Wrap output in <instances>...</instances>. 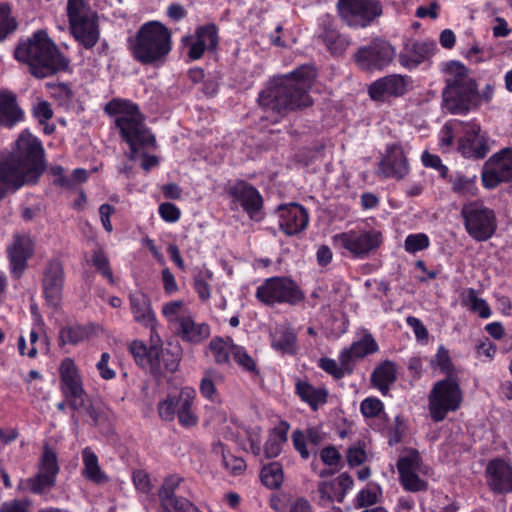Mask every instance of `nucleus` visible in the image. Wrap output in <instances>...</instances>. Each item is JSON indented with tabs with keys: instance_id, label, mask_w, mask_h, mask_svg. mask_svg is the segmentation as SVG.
<instances>
[{
	"instance_id": "nucleus-1",
	"label": "nucleus",
	"mask_w": 512,
	"mask_h": 512,
	"mask_svg": "<svg viewBox=\"0 0 512 512\" xmlns=\"http://www.w3.org/2000/svg\"><path fill=\"white\" fill-rule=\"evenodd\" d=\"M315 75L313 67L304 65L289 75L273 80L258 97L260 107L268 114L264 118L277 122L285 111L310 106L312 99L308 90Z\"/></svg>"
},
{
	"instance_id": "nucleus-2",
	"label": "nucleus",
	"mask_w": 512,
	"mask_h": 512,
	"mask_svg": "<svg viewBox=\"0 0 512 512\" xmlns=\"http://www.w3.org/2000/svg\"><path fill=\"white\" fill-rule=\"evenodd\" d=\"M43 149L36 137L22 132L13 152L0 162V200L7 189L35 182L42 173Z\"/></svg>"
},
{
	"instance_id": "nucleus-3",
	"label": "nucleus",
	"mask_w": 512,
	"mask_h": 512,
	"mask_svg": "<svg viewBox=\"0 0 512 512\" xmlns=\"http://www.w3.org/2000/svg\"><path fill=\"white\" fill-rule=\"evenodd\" d=\"M105 111L114 117V124L119 129L122 139L129 145L131 160H135L140 149L155 146V137L144 124V116L137 105L130 101L114 99Z\"/></svg>"
},
{
	"instance_id": "nucleus-4",
	"label": "nucleus",
	"mask_w": 512,
	"mask_h": 512,
	"mask_svg": "<svg viewBox=\"0 0 512 512\" xmlns=\"http://www.w3.org/2000/svg\"><path fill=\"white\" fill-rule=\"evenodd\" d=\"M15 58L27 63L34 76L44 78L68 67V60L59 53L45 31H36L18 45Z\"/></svg>"
},
{
	"instance_id": "nucleus-5",
	"label": "nucleus",
	"mask_w": 512,
	"mask_h": 512,
	"mask_svg": "<svg viewBox=\"0 0 512 512\" xmlns=\"http://www.w3.org/2000/svg\"><path fill=\"white\" fill-rule=\"evenodd\" d=\"M132 56L144 65L162 63L172 49L170 30L161 22L144 23L129 40Z\"/></svg>"
},
{
	"instance_id": "nucleus-6",
	"label": "nucleus",
	"mask_w": 512,
	"mask_h": 512,
	"mask_svg": "<svg viewBox=\"0 0 512 512\" xmlns=\"http://www.w3.org/2000/svg\"><path fill=\"white\" fill-rule=\"evenodd\" d=\"M428 409L434 422L443 421L447 414L457 411L463 402V392L455 376L437 381L428 397Z\"/></svg>"
},
{
	"instance_id": "nucleus-7",
	"label": "nucleus",
	"mask_w": 512,
	"mask_h": 512,
	"mask_svg": "<svg viewBox=\"0 0 512 512\" xmlns=\"http://www.w3.org/2000/svg\"><path fill=\"white\" fill-rule=\"evenodd\" d=\"M196 390L193 387L181 388L177 396H169L158 404L159 417L167 422L174 421L177 416L182 427L191 428L198 424V416L194 410Z\"/></svg>"
},
{
	"instance_id": "nucleus-8",
	"label": "nucleus",
	"mask_w": 512,
	"mask_h": 512,
	"mask_svg": "<svg viewBox=\"0 0 512 512\" xmlns=\"http://www.w3.org/2000/svg\"><path fill=\"white\" fill-rule=\"evenodd\" d=\"M67 11L72 34L77 42L86 49L94 47L100 35L96 14L84 0H68Z\"/></svg>"
},
{
	"instance_id": "nucleus-9",
	"label": "nucleus",
	"mask_w": 512,
	"mask_h": 512,
	"mask_svg": "<svg viewBox=\"0 0 512 512\" xmlns=\"http://www.w3.org/2000/svg\"><path fill=\"white\" fill-rule=\"evenodd\" d=\"M256 298L267 305L276 303L295 305L304 299V294L290 278L271 277L257 288Z\"/></svg>"
},
{
	"instance_id": "nucleus-10",
	"label": "nucleus",
	"mask_w": 512,
	"mask_h": 512,
	"mask_svg": "<svg viewBox=\"0 0 512 512\" xmlns=\"http://www.w3.org/2000/svg\"><path fill=\"white\" fill-rule=\"evenodd\" d=\"M397 470L400 484L406 491L417 493L428 489V482L423 477L429 474L430 468L424 464L417 450H408L400 456Z\"/></svg>"
},
{
	"instance_id": "nucleus-11",
	"label": "nucleus",
	"mask_w": 512,
	"mask_h": 512,
	"mask_svg": "<svg viewBox=\"0 0 512 512\" xmlns=\"http://www.w3.org/2000/svg\"><path fill=\"white\" fill-rule=\"evenodd\" d=\"M396 56L395 46L387 40L376 38L368 45L360 47L354 60L364 71H382L394 62Z\"/></svg>"
},
{
	"instance_id": "nucleus-12",
	"label": "nucleus",
	"mask_w": 512,
	"mask_h": 512,
	"mask_svg": "<svg viewBox=\"0 0 512 512\" xmlns=\"http://www.w3.org/2000/svg\"><path fill=\"white\" fill-rule=\"evenodd\" d=\"M461 215L467 233L476 241H486L495 233L497 223L494 212L479 203L462 208Z\"/></svg>"
},
{
	"instance_id": "nucleus-13",
	"label": "nucleus",
	"mask_w": 512,
	"mask_h": 512,
	"mask_svg": "<svg viewBox=\"0 0 512 512\" xmlns=\"http://www.w3.org/2000/svg\"><path fill=\"white\" fill-rule=\"evenodd\" d=\"M60 467L55 451L45 446L38 462V471L25 481L26 487L34 494H42L56 484Z\"/></svg>"
},
{
	"instance_id": "nucleus-14",
	"label": "nucleus",
	"mask_w": 512,
	"mask_h": 512,
	"mask_svg": "<svg viewBox=\"0 0 512 512\" xmlns=\"http://www.w3.org/2000/svg\"><path fill=\"white\" fill-rule=\"evenodd\" d=\"M486 188H494L500 182L512 183V148H504L489 158L482 173Z\"/></svg>"
},
{
	"instance_id": "nucleus-15",
	"label": "nucleus",
	"mask_w": 512,
	"mask_h": 512,
	"mask_svg": "<svg viewBox=\"0 0 512 512\" xmlns=\"http://www.w3.org/2000/svg\"><path fill=\"white\" fill-rule=\"evenodd\" d=\"M59 371L62 390L70 405L74 409L82 408L85 402V391L75 362L71 358H65L61 362Z\"/></svg>"
},
{
	"instance_id": "nucleus-16",
	"label": "nucleus",
	"mask_w": 512,
	"mask_h": 512,
	"mask_svg": "<svg viewBox=\"0 0 512 512\" xmlns=\"http://www.w3.org/2000/svg\"><path fill=\"white\" fill-rule=\"evenodd\" d=\"M436 50L437 45L431 40L408 41L398 54V61L404 69L411 71L429 62Z\"/></svg>"
},
{
	"instance_id": "nucleus-17",
	"label": "nucleus",
	"mask_w": 512,
	"mask_h": 512,
	"mask_svg": "<svg viewBox=\"0 0 512 512\" xmlns=\"http://www.w3.org/2000/svg\"><path fill=\"white\" fill-rule=\"evenodd\" d=\"M475 83L444 88L443 106L451 114L463 115L475 109Z\"/></svg>"
},
{
	"instance_id": "nucleus-18",
	"label": "nucleus",
	"mask_w": 512,
	"mask_h": 512,
	"mask_svg": "<svg viewBox=\"0 0 512 512\" xmlns=\"http://www.w3.org/2000/svg\"><path fill=\"white\" fill-rule=\"evenodd\" d=\"M217 29L214 24L199 26L194 35L182 38V44L188 49L187 55L191 60L200 59L206 50L217 46Z\"/></svg>"
},
{
	"instance_id": "nucleus-19",
	"label": "nucleus",
	"mask_w": 512,
	"mask_h": 512,
	"mask_svg": "<svg viewBox=\"0 0 512 512\" xmlns=\"http://www.w3.org/2000/svg\"><path fill=\"white\" fill-rule=\"evenodd\" d=\"M34 240L29 234H15L7 246L11 272L20 276L25 270L28 259L34 253Z\"/></svg>"
},
{
	"instance_id": "nucleus-20",
	"label": "nucleus",
	"mask_w": 512,
	"mask_h": 512,
	"mask_svg": "<svg viewBox=\"0 0 512 512\" xmlns=\"http://www.w3.org/2000/svg\"><path fill=\"white\" fill-rule=\"evenodd\" d=\"M129 350L131 354L133 355L136 363L141 367H161V363L163 362L164 367L168 371H175L179 364V354H172V358L170 360H166L165 353L162 351V358L160 359L159 350L156 346H152L150 349H148L143 342L141 341H133L130 346Z\"/></svg>"
},
{
	"instance_id": "nucleus-21",
	"label": "nucleus",
	"mask_w": 512,
	"mask_h": 512,
	"mask_svg": "<svg viewBox=\"0 0 512 512\" xmlns=\"http://www.w3.org/2000/svg\"><path fill=\"white\" fill-rule=\"evenodd\" d=\"M409 165L403 149L398 145L387 148L379 163L378 173L384 178L403 179L409 173Z\"/></svg>"
},
{
	"instance_id": "nucleus-22",
	"label": "nucleus",
	"mask_w": 512,
	"mask_h": 512,
	"mask_svg": "<svg viewBox=\"0 0 512 512\" xmlns=\"http://www.w3.org/2000/svg\"><path fill=\"white\" fill-rule=\"evenodd\" d=\"M480 126L476 123H466L464 136L459 140L458 149L466 158L482 159L489 151L485 137L480 135Z\"/></svg>"
},
{
	"instance_id": "nucleus-23",
	"label": "nucleus",
	"mask_w": 512,
	"mask_h": 512,
	"mask_svg": "<svg viewBox=\"0 0 512 512\" xmlns=\"http://www.w3.org/2000/svg\"><path fill=\"white\" fill-rule=\"evenodd\" d=\"M64 285L63 266L58 260L48 263L43 277V291L47 303L56 307L59 305L62 297Z\"/></svg>"
},
{
	"instance_id": "nucleus-24",
	"label": "nucleus",
	"mask_w": 512,
	"mask_h": 512,
	"mask_svg": "<svg viewBox=\"0 0 512 512\" xmlns=\"http://www.w3.org/2000/svg\"><path fill=\"white\" fill-rule=\"evenodd\" d=\"M409 77L400 74H390L374 81L368 87L371 99L380 101L385 96H401L406 92Z\"/></svg>"
},
{
	"instance_id": "nucleus-25",
	"label": "nucleus",
	"mask_w": 512,
	"mask_h": 512,
	"mask_svg": "<svg viewBox=\"0 0 512 512\" xmlns=\"http://www.w3.org/2000/svg\"><path fill=\"white\" fill-rule=\"evenodd\" d=\"M279 225L287 235H295L306 228L308 224L307 211L296 203L279 207Z\"/></svg>"
},
{
	"instance_id": "nucleus-26",
	"label": "nucleus",
	"mask_w": 512,
	"mask_h": 512,
	"mask_svg": "<svg viewBox=\"0 0 512 512\" xmlns=\"http://www.w3.org/2000/svg\"><path fill=\"white\" fill-rule=\"evenodd\" d=\"M488 484L497 493L512 492V467L502 459L491 460L486 468Z\"/></svg>"
},
{
	"instance_id": "nucleus-27",
	"label": "nucleus",
	"mask_w": 512,
	"mask_h": 512,
	"mask_svg": "<svg viewBox=\"0 0 512 512\" xmlns=\"http://www.w3.org/2000/svg\"><path fill=\"white\" fill-rule=\"evenodd\" d=\"M129 303L134 321L154 330L157 325V319L149 296L142 291L132 292L129 294Z\"/></svg>"
},
{
	"instance_id": "nucleus-28",
	"label": "nucleus",
	"mask_w": 512,
	"mask_h": 512,
	"mask_svg": "<svg viewBox=\"0 0 512 512\" xmlns=\"http://www.w3.org/2000/svg\"><path fill=\"white\" fill-rule=\"evenodd\" d=\"M352 484V480L347 473L341 474L338 478L330 482H320L318 486V491L320 494V501L322 504H326L328 502H341L347 490L350 488Z\"/></svg>"
},
{
	"instance_id": "nucleus-29",
	"label": "nucleus",
	"mask_w": 512,
	"mask_h": 512,
	"mask_svg": "<svg viewBox=\"0 0 512 512\" xmlns=\"http://www.w3.org/2000/svg\"><path fill=\"white\" fill-rule=\"evenodd\" d=\"M383 13L379 0H354V27L365 28Z\"/></svg>"
},
{
	"instance_id": "nucleus-30",
	"label": "nucleus",
	"mask_w": 512,
	"mask_h": 512,
	"mask_svg": "<svg viewBox=\"0 0 512 512\" xmlns=\"http://www.w3.org/2000/svg\"><path fill=\"white\" fill-rule=\"evenodd\" d=\"M352 346L344 348L339 355V363L336 360L322 357L318 366L335 379H340L351 372Z\"/></svg>"
},
{
	"instance_id": "nucleus-31",
	"label": "nucleus",
	"mask_w": 512,
	"mask_h": 512,
	"mask_svg": "<svg viewBox=\"0 0 512 512\" xmlns=\"http://www.w3.org/2000/svg\"><path fill=\"white\" fill-rule=\"evenodd\" d=\"M178 336L190 344H199L210 336V326L204 322H196L191 315L179 328Z\"/></svg>"
},
{
	"instance_id": "nucleus-32",
	"label": "nucleus",
	"mask_w": 512,
	"mask_h": 512,
	"mask_svg": "<svg viewBox=\"0 0 512 512\" xmlns=\"http://www.w3.org/2000/svg\"><path fill=\"white\" fill-rule=\"evenodd\" d=\"M271 346L283 354H294L297 351L296 334L286 324L277 325L270 334Z\"/></svg>"
},
{
	"instance_id": "nucleus-33",
	"label": "nucleus",
	"mask_w": 512,
	"mask_h": 512,
	"mask_svg": "<svg viewBox=\"0 0 512 512\" xmlns=\"http://www.w3.org/2000/svg\"><path fill=\"white\" fill-rule=\"evenodd\" d=\"M224 381V376L215 368H207L203 371L200 382L199 392L201 396L210 401L217 402L220 399L218 386Z\"/></svg>"
},
{
	"instance_id": "nucleus-34",
	"label": "nucleus",
	"mask_w": 512,
	"mask_h": 512,
	"mask_svg": "<svg viewBox=\"0 0 512 512\" xmlns=\"http://www.w3.org/2000/svg\"><path fill=\"white\" fill-rule=\"evenodd\" d=\"M22 118L15 96L11 92L0 91V125L11 128Z\"/></svg>"
},
{
	"instance_id": "nucleus-35",
	"label": "nucleus",
	"mask_w": 512,
	"mask_h": 512,
	"mask_svg": "<svg viewBox=\"0 0 512 512\" xmlns=\"http://www.w3.org/2000/svg\"><path fill=\"white\" fill-rule=\"evenodd\" d=\"M445 88H453L473 84L475 80L469 75L467 67L459 61H449L443 67Z\"/></svg>"
},
{
	"instance_id": "nucleus-36",
	"label": "nucleus",
	"mask_w": 512,
	"mask_h": 512,
	"mask_svg": "<svg viewBox=\"0 0 512 512\" xmlns=\"http://www.w3.org/2000/svg\"><path fill=\"white\" fill-rule=\"evenodd\" d=\"M182 478L178 475H170L165 478L158 495L161 503V508L165 512H172L180 503L185 502L186 499L178 498L175 496V490L179 487Z\"/></svg>"
},
{
	"instance_id": "nucleus-37",
	"label": "nucleus",
	"mask_w": 512,
	"mask_h": 512,
	"mask_svg": "<svg viewBox=\"0 0 512 512\" xmlns=\"http://www.w3.org/2000/svg\"><path fill=\"white\" fill-rule=\"evenodd\" d=\"M397 379V368L394 362L385 360L371 374V382L382 394H387L390 386Z\"/></svg>"
},
{
	"instance_id": "nucleus-38",
	"label": "nucleus",
	"mask_w": 512,
	"mask_h": 512,
	"mask_svg": "<svg viewBox=\"0 0 512 512\" xmlns=\"http://www.w3.org/2000/svg\"><path fill=\"white\" fill-rule=\"evenodd\" d=\"M83 469L82 475L95 484H104L108 482V477L101 469L97 455L90 447L82 451Z\"/></svg>"
},
{
	"instance_id": "nucleus-39",
	"label": "nucleus",
	"mask_w": 512,
	"mask_h": 512,
	"mask_svg": "<svg viewBox=\"0 0 512 512\" xmlns=\"http://www.w3.org/2000/svg\"><path fill=\"white\" fill-rule=\"evenodd\" d=\"M382 243L380 231L370 229L359 232L354 238V257H363L375 251Z\"/></svg>"
},
{
	"instance_id": "nucleus-40",
	"label": "nucleus",
	"mask_w": 512,
	"mask_h": 512,
	"mask_svg": "<svg viewBox=\"0 0 512 512\" xmlns=\"http://www.w3.org/2000/svg\"><path fill=\"white\" fill-rule=\"evenodd\" d=\"M161 314L168 323L179 328L192 314L187 304L182 300L166 302L161 307Z\"/></svg>"
},
{
	"instance_id": "nucleus-41",
	"label": "nucleus",
	"mask_w": 512,
	"mask_h": 512,
	"mask_svg": "<svg viewBox=\"0 0 512 512\" xmlns=\"http://www.w3.org/2000/svg\"><path fill=\"white\" fill-rule=\"evenodd\" d=\"M296 392L302 401L309 404L313 409H317L319 405L326 402V389L322 387H314L307 381H298L296 384Z\"/></svg>"
},
{
	"instance_id": "nucleus-42",
	"label": "nucleus",
	"mask_w": 512,
	"mask_h": 512,
	"mask_svg": "<svg viewBox=\"0 0 512 512\" xmlns=\"http://www.w3.org/2000/svg\"><path fill=\"white\" fill-rule=\"evenodd\" d=\"M236 344L231 338L214 337L209 343V351L218 365L229 364L231 356L234 354Z\"/></svg>"
},
{
	"instance_id": "nucleus-43",
	"label": "nucleus",
	"mask_w": 512,
	"mask_h": 512,
	"mask_svg": "<svg viewBox=\"0 0 512 512\" xmlns=\"http://www.w3.org/2000/svg\"><path fill=\"white\" fill-rule=\"evenodd\" d=\"M288 430L289 424L281 422L271 431L264 446V451L268 458H274L280 454L282 445L287 440Z\"/></svg>"
},
{
	"instance_id": "nucleus-44",
	"label": "nucleus",
	"mask_w": 512,
	"mask_h": 512,
	"mask_svg": "<svg viewBox=\"0 0 512 512\" xmlns=\"http://www.w3.org/2000/svg\"><path fill=\"white\" fill-rule=\"evenodd\" d=\"M379 350V345L371 333L366 330L358 332V339L354 341V358H364Z\"/></svg>"
},
{
	"instance_id": "nucleus-45",
	"label": "nucleus",
	"mask_w": 512,
	"mask_h": 512,
	"mask_svg": "<svg viewBox=\"0 0 512 512\" xmlns=\"http://www.w3.org/2000/svg\"><path fill=\"white\" fill-rule=\"evenodd\" d=\"M90 330L80 325H69L63 327L59 333V341L61 345H76L88 339Z\"/></svg>"
},
{
	"instance_id": "nucleus-46",
	"label": "nucleus",
	"mask_w": 512,
	"mask_h": 512,
	"mask_svg": "<svg viewBox=\"0 0 512 512\" xmlns=\"http://www.w3.org/2000/svg\"><path fill=\"white\" fill-rule=\"evenodd\" d=\"M240 201L245 211L253 218L260 210L262 199L259 192L252 186L243 185L240 190Z\"/></svg>"
},
{
	"instance_id": "nucleus-47",
	"label": "nucleus",
	"mask_w": 512,
	"mask_h": 512,
	"mask_svg": "<svg viewBox=\"0 0 512 512\" xmlns=\"http://www.w3.org/2000/svg\"><path fill=\"white\" fill-rule=\"evenodd\" d=\"M260 476L262 483L270 489L278 488L284 479L282 466L278 462L264 466Z\"/></svg>"
},
{
	"instance_id": "nucleus-48",
	"label": "nucleus",
	"mask_w": 512,
	"mask_h": 512,
	"mask_svg": "<svg viewBox=\"0 0 512 512\" xmlns=\"http://www.w3.org/2000/svg\"><path fill=\"white\" fill-rule=\"evenodd\" d=\"M381 496V486L376 482H369L358 492L356 501L359 507H366L377 504Z\"/></svg>"
},
{
	"instance_id": "nucleus-49",
	"label": "nucleus",
	"mask_w": 512,
	"mask_h": 512,
	"mask_svg": "<svg viewBox=\"0 0 512 512\" xmlns=\"http://www.w3.org/2000/svg\"><path fill=\"white\" fill-rule=\"evenodd\" d=\"M34 323L29 333L30 347L27 350V356L34 359L38 355V344L41 342L42 336H44V321L43 319L33 311Z\"/></svg>"
},
{
	"instance_id": "nucleus-50",
	"label": "nucleus",
	"mask_w": 512,
	"mask_h": 512,
	"mask_svg": "<svg viewBox=\"0 0 512 512\" xmlns=\"http://www.w3.org/2000/svg\"><path fill=\"white\" fill-rule=\"evenodd\" d=\"M213 278V273L209 269H202L194 278V289L199 298L206 302L211 297L210 281Z\"/></svg>"
},
{
	"instance_id": "nucleus-51",
	"label": "nucleus",
	"mask_w": 512,
	"mask_h": 512,
	"mask_svg": "<svg viewBox=\"0 0 512 512\" xmlns=\"http://www.w3.org/2000/svg\"><path fill=\"white\" fill-rule=\"evenodd\" d=\"M215 451L222 453L223 466L233 475H240L246 469L244 460L240 457H236L229 452H226L221 444L215 447Z\"/></svg>"
},
{
	"instance_id": "nucleus-52",
	"label": "nucleus",
	"mask_w": 512,
	"mask_h": 512,
	"mask_svg": "<svg viewBox=\"0 0 512 512\" xmlns=\"http://www.w3.org/2000/svg\"><path fill=\"white\" fill-rule=\"evenodd\" d=\"M467 303L473 312L478 313L481 318H489L491 316V309L487 302L477 296L475 289L470 288L467 291Z\"/></svg>"
},
{
	"instance_id": "nucleus-53",
	"label": "nucleus",
	"mask_w": 512,
	"mask_h": 512,
	"mask_svg": "<svg viewBox=\"0 0 512 512\" xmlns=\"http://www.w3.org/2000/svg\"><path fill=\"white\" fill-rule=\"evenodd\" d=\"M430 241L426 234H410L406 237L404 248L408 253L414 254L429 247Z\"/></svg>"
},
{
	"instance_id": "nucleus-54",
	"label": "nucleus",
	"mask_w": 512,
	"mask_h": 512,
	"mask_svg": "<svg viewBox=\"0 0 512 512\" xmlns=\"http://www.w3.org/2000/svg\"><path fill=\"white\" fill-rule=\"evenodd\" d=\"M432 365H437L440 370L448 376H454V366L451 362L449 351L444 347L440 346L434 359L431 361Z\"/></svg>"
},
{
	"instance_id": "nucleus-55",
	"label": "nucleus",
	"mask_w": 512,
	"mask_h": 512,
	"mask_svg": "<svg viewBox=\"0 0 512 512\" xmlns=\"http://www.w3.org/2000/svg\"><path fill=\"white\" fill-rule=\"evenodd\" d=\"M320 458L322 462L331 467V471L334 472L342 467V457L339 451L332 446L325 447L320 452Z\"/></svg>"
},
{
	"instance_id": "nucleus-56",
	"label": "nucleus",
	"mask_w": 512,
	"mask_h": 512,
	"mask_svg": "<svg viewBox=\"0 0 512 512\" xmlns=\"http://www.w3.org/2000/svg\"><path fill=\"white\" fill-rule=\"evenodd\" d=\"M16 22L11 16L10 9L8 6L0 4V41L6 38V36L15 30Z\"/></svg>"
},
{
	"instance_id": "nucleus-57",
	"label": "nucleus",
	"mask_w": 512,
	"mask_h": 512,
	"mask_svg": "<svg viewBox=\"0 0 512 512\" xmlns=\"http://www.w3.org/2000/svg\"><path fill=\"white\" fill-rule=\"evenodd\" d=\"M94 266L97 270L105 277L110 283H114V278L112 271L109 266V261L107 256L103 253L102 250H97L93 254L92 258Z\"/></svg>"
},
{
	"instance_id": "nucleus-58",
	"label": "nucleus",
	"mask_w": 512,
	"mask_h": 512,
	"mask_svg": "<svg viewBox=\"0 0 512 512\" xmlns=\"http://www.w3.org/2000/svg\"><path fill=\"white\" fill-rule=\"evenodd\" d=\"M132 480L137 491L143 494L151 493L153 486L149 475L144 470L134 471Z\"/></svg>"
},
{
	"instance_id": "nucleus-59",
	"label": "nucleus",
	"mask_w": 512,
	"mask_h": 512,
	"mask_svg": "<svg viewBox=\"0 0 512 512\" xmlns=\"http://www.w3.org/2000/svg\"><path fill=\"white\" fill-rule=\"evenodd\" d=\"M360 409L365 417H376L382 411L383 404L379 399L369 397L362 401Z\"/></svg>"
},
{
	"instance_id": "nucleus-60",
	"label": "nucleus",
	"mask_w": 512,
	"mask_h": 512,
	"mask_svg": "<svg viewBox=\"0 0 512 512\" xmlns=\"http://www.w3.org/2000/svg\"><path fill=\"white\" fill-rule=\"evenodd\" d=\"M160 217L169 223L177 222L180 218V210L172 203L165 202L160 204L158 209Z\"/></svg>"
},
{
	"instance_id": "nucleus-61",
	"label": "nucleus",
	"mask_w": 512,
	"mask_h": 512,
	"mask_svg": "<svg viewBox=\"0 0 512 512\" xmlns=\"http://www.w3.org/2000/svg\"><path fill=\"white\" fill-rule=\"evenodd\" d=\"M233 358L243 369L248 371H253L255 369L253 359L248 355L246 350L239 345H236V348H234Z\"/></svg>"
},
{
	"instance_id": "nucleus-62",
	"label": "nucleus",
	"mask_w": 512,
	"mask_h": 512,
	"mask_svg": "<svg viewBox=\"0 0 512 512\" xmlns=\"http://www.w3.org/2000/svg\"><path fill=\"white\" fill-rule=\"evenodd\" d=\"M0 512H31V503L27 500H10L1 504Z\"/></svg>"
},
{
	"instance_id": "nucleus-63",
	"label": "nucleus",
	"mask_w": 512,
	"mask_h": 512,
	"mask_svg": "<svg viewBox=\"0 0 512 512\" xmlns=\"http://www.w3.org/2000/svg\"><path fill=\"white\" fill-rule=\"evenodd\" d=\"M110 359H111L110 354L107 352H104V353H102L100 360L96 364V368H97L101 378H103L104 380H111V379L115 378V376H116L115 370L112 369L111 367H109Z\"/></svg>"
},
{
	"instance_id": "nucleus-64",
	"label": "nucleus",
	"mask_w": 512,
	"mask_h": 512,
	"mask_svg": "<svg viewBox=\"0 0 512 512\" xmlns=\"http://www.w3.org/2000/svg\"><path fill=\"white\" fill-rule=\"evenodd\" d=\"M33 114L39 123L43 124L53 116V111L47 101H38L33 106Z\"/></svg>"
}]
</instances>
